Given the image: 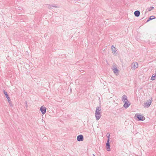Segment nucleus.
<instances>
[{
	"mask_svg": "<svg viewBox=\"0 0 156 156\" xmlns=\"http://www.w3.org/2000/svg\"><path fill=\"white\" fill-rule=\"evenodd\" d=\"M11 103H12V102H11V103L10 104H9V105H10L11 106V107H13L12 105V104Z\"/></svg>",
	"mask_w": 156,
	"mask_h": 156,
	"instance_id": "obj_21",
	"label": "nucleus"
},
{
	"mask_svg": "<svg viewBox=\"0 0 156 156\" xmlns=\"http://www.w3.org/2000/svg\"><path fill=\"white\" fill-rule=\"evenodd\" d=\"M151 20V19H150V18L149 17L148 19L147 20V21H146V23L147 22H148L149 21Z\"/></svg>",
	"mask_w": 156,
	"mask_h": 156,
	"instance_id": "obj_20",
	"label": "nucleus"
},
{
	"mask_svg": "<svg viewBox=\"0 0 156 156\" xmlns=\"http://www.w3.org/2000/svg\"><path fill=\"white\" fill-rule=\"evenodd\" d=\"M154 9V8L153 6H151L150 8H148L147 9V10L148 11H150L152 10L153 9Z\"/></svg>",
	"mask_w": 156,
	"mask_h": 156,
	"instance_id": "obj_15",
	"label": "nucleus"
},
{
	"mask_svg": "<svg viewBox=\"0 0 156 156\" xmlns=\"http://www.w3.org/2000/svg\"><path fill=\"white\" fill-rule=\"evenodd\" d=\"M138 65L137 62H133L131 64V69L134 70L138 67Z\"/></svg>",
	"mask_w": 156,
	"mask_h": 156,
	"instance_id": "obj_4",
	"label": "nucleus"
},
{
	"mask_svg": "<svg viewBox=\"0 0 156 156\" xmlns=\"http://www.w3.org/2000/svg\"><path fill=\"white\" fill-rule=\"evenodd\" d=\"M106 150L108 151H110V144L109 141H107L106 144Z\"/></svg>",
	"mask_w": 156,
	"mask_h": 156,
	"instance_id": "obj_8",
	"label": "nucleus"
},
{
	"mask_svg": "<svg viewBox=\"0 0 156 156\" xmlns=\"http://www.w3.org/2000/svg\"><path fill=\"white\" fill-rule=\"evenodd\" d=\"M113 71L114 72V73H118V72L119 71V70L117 69V68L116 67H114L113 69Z\"/></svg>",
	"mask_w": 156,
	"mask_h": 156,
	"instance_id": "obj_14",
	"label": "nucleus"
},
{
	"mask_svg": "<svg viewBox=\"0 0 156 156\" xmlns=\"http://www.w3.org/2000/svg\"><path fill=\"white\" fill-rule=\"evenodd\" d=\"M47 7L49 9H52V7H55V8H57L58 6L57 5H50L49 4L47 5Z\"/></svg>",
	"mask_w": 156,
	"mask_h": 156,
	"instance_id": "obj_10",
	"label": "nucleus"
},
{
	"mask_svg": "<svg viewBox=\"0 0 156 156\" xmlns=\"http://www.w3.org/2000/svg\"><path fill=\"white\" fill-rule=\"evenodd\" d=\"M150 18L151 20H153L155 18V17L154 16H152L150 17Z\"/></svg>",
	"mask_w": 156,
	"mask_h": 156,
	"instance_id": "obj_17",
	"label": "nucleus"
},
{
	"mask_svg": "<svg viewBox=\"0 0 156 156\" xmlns=\"http://www.w3.org/2000/svg\"><path fill=\"white\" fill-rule=\"evenodd\" d=\"M101 106H98L96 107L95 112V117L97 120H98L101 117Z\"/></svg>",
	"mask_w": 156,
	"mask_h": 156,
	"instance_id": "obj_1",
	"label": "nucleus"
},
{
	"mask_svg": "<svg viewBox=\"0 0 156 156\" xmlns=\"http://www.w3.org/2000/svg\"><path fill=\"white\" fill-rule=\"evenodd\" d=\"M3 92L4 94L5 95V97H6L7 99V100L8 101V102L9 104H10L11 103V102H12L11 99L9 97V95L7 93V92L4 90H3Z\"/></svg>",
	"mask_w": 156,
	"mask_h": 156,
	"instance_id": "obj_3",
	"label": "nucleus"
},
{
	"mask_svg": "<svg viewBox=\"0 0 156 156\" xmlns=\"http://www.w3.org/2000/svg\"><path fill=\"white\" fill-rule=\"evenodd\" d=\"M111 48L113 53L116 54L117 51L116 49L113 45L112 46Z\"/></svg>",
	"mask_w": 156,
	"mask_h": 156,
	"instance_id": "obj_11",
	"label": "nucleus"
},
{
	"mask_svg": "<svg viewBox=\"0 0 156 156\" xmlns=\"http://www.w3.org/2000/svg\"><path fill=\"white\" fill-rule=\"evenodd\" d=\"M135 116L136 117V119L138 121H144L145 119V117L140 114H136Z\"/></svg>",
	"mask_w": 156,
	"mask_h": 156,
	"instance_id": "obj_2",
	"label": "nucleus"
},
{
	"mask_svg": "<svg viewBox=\"0 0 156 156\" xmlns=\"http://www.w3.org/2000/svg\"><path fill=\"white\" fill-rule=\"evenodd\" d=\"M122 101H123V102L128 101L127 99V97L126 95H123L122 96Z\"/></svg>",
	"mask_w": 156,
	"mask_h": 156,
	"instance_id": "obj_13",
	"label": "nucleus"
},
{
	"mask_svg": "<svg viewBox=\"0 0 156 156\" xmlns=\"http://www.w3.org/2000/svg\"><path fill=\"white\" fill-rule=\"evenodd\" d=\"M47 108L44 107V105L42 106L40 108V110L43 115L46 112Z\"/></svg>",
	"mask_w": 156,
	"mask_h": 156,
	"instance_id": "obj_6",
	"label": "nucleus"
},
{
	"mask_svg": "<svg viewBox=\"0 0 156 156\" xmlns=\"http://www.w3.org/2000/svg\"><path fill=\"white\" fill-rule=\"evenodd\" d=\"M124 102V103L123 105V107L126 108H128L130 105V102L128 101H126Z\"/></svg>",
	"mask_w": 156,
	"mask_h": 156,
	"instance_id": "obj_9",
	"label": "nucleus"
},
{
	"mask_svg": "<svg viewBox=\"0 0 156 156\" xmlns=\"http://www.w3.org/2000/svg\"><path fill=\"white\" fill-rule=\"evenodd\" d=\"M156 77V73L154 75H153L151 78V80H155V78Z\"/></svg>",
	"mask_w": 156,
	"mask_h": 156,
	"instance_id": "obj_16",
	"label": "nucleus"
},
{
	"mask_svg": "<svg viewBox=\"0 0 156 156\" xmlns=\"http://www.w3.org/2000/svg\"><path fill=\"white\" fill-rule=\"evenodd\" d=\"M152 102V101L151 100L149 99L147 101V102L145 103L144 104V107L148 108L151 105Z\"/></svg>",
	"mask_w": 156,
	"mask_h": 156,
	"instance_id": "obj_5",
	"label": "nucleus"
},
{
	"mask_svg": "<svg viewBox=\"0 0 156 156\" xmlns=\"http://www.w3.org/2000/svg\"><path fill=\"white\" fill-rule=\"evenodd\" d=\"M84 139L83 136L82 135H80L77 137V140L78 141H83Z\"/></svg>",
	"mask_w": 156,
	"mask_h": 156,
	"instance_id": "obj_7",
	"label": "nucleus"
},
{
	"mask_svg": "<svg viewBox=\"0 0 156 156\" xmlns=\"http://www.w3.org/2000/svg\"><path fill=\"white\" fill-rule=\"evenodd\" d=\"M93 156H95V155L94 154H93Z\"/></svg>",
	"mask_w": 156,
	"mask_h": 156,
	"instance_id": "obj_22",
	"label": "nucleus"
},
{
	"mask_svg": "<svg viewBox=\"0 0 156 156\" xmlns=\"http://www.w3.org/2000/svg\"><path fill=\"white\" fill-rule=\"evenodd\" d=\"M25 104L26 105H25L26 107V108H27L28 107V105L27 104V102L26 101H25Z\"/></svg>",
	"mask_w": 156,
	"mask_h": 156,
	"instance_id": "obj_19",
	"label": "nucleus"
},
{
	"mask_svg": "<svg viewBox=\"0 0 156 156\" xmlns=\"http://www.w3.org/2000/svg\"><path fill=\"white\" fill-rule=\"evenodd\" d=\"M110 134H109V135L108 136H107L108 139H107V141H108H108H110Z\"/></svg>",
	"mask_w": 156,
	"mask_h": 156,
	"instance_id": "obj_18",
	"label": "nucleus"
},
{
	"mask_svg": "<svg viewBox=\"0 0 156 156\" xmlns=\"http://www.w3.org/2000/svg\"><path fill=\"white\" fill-rule=\"evenodd\" d=\"M140 12L138 10H136L134 12V14L135 16L138 17L140 15Z\"/></svg>",
	"mask_w": 156,
	"mask_h": 156,
	"instance_id": "obj_12",
	"label": "nucleus"
}]
</instances>
